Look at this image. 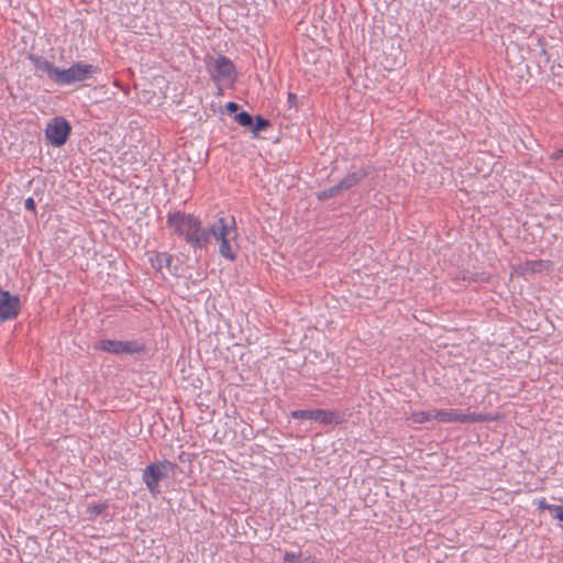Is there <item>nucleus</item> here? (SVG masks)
<instances>
[{"label":"nucleus","instance_id":"nucleus-1","mask_svg":"<svg viewBox=\"0 0 563 563\" xmlns=\"http://www.w3.org/2000/svg\"><path fill=\"white\" fill-rule=\"evenodd\" d=\"M166 222L194 249H205L209 243V232L202 228L201 221L191 213L170 212Z\"/></svg>","mask_w":563,"mask_h":563},{"label":"nucleus","instance_id":"nucleus-22","mask_svg":"<svg viewBox=\"0 0 563 563\" xmlns=\"http://www.w3.org/2000/svg\"><path fill=\"white\" fill-rule=\"evenodd\" d=\"M299 559V554L294 552H287L284 556L286 562H296Z\"/></svg>","mask_w":563,"mask_h":563},{"label":"nucleus","instance_id":"nucleus-14","mask_svg":"<svg viewBox=\"0 0 563 563\" xmlns=\"http://www.w3.org/2000/svg\"><path fill=\"white\" fill-rule=\"evenodd\" d=\"M434 409L432 410H418L410 413L409 420L416 424H422L434 420Z\"/></svg>","mask_w":563,"mask_h":563},{"label":"nucleus","instance_id":"nucleus-20","mask_svg":"<svg viewBox=\"0 0 563 563\" xmlns=\"http://www.w3.org/2000/svg\"><path fill=\"white\" fill-rule=\"evenodd\" d=\"M24 206H25V209H27L29 211L31 212H34L36 211V207H35V201L32 197H29L25 202H24Z\"/></svg>","mask_w":563,"mask_h":563},{"label":"nucleus","instance_id":"nucleus-3","mask_svg":"<svg viewBox=\"0 0 563 563\" xmlns=\"http://www.w3.org/2000/svg\"><path fill=\"white\" fill-rule=\"evenodd\" d=\"M176 465L167 460L148 464L142 472V481L153 497L161 494L159 482L168 478Z\"/></svg>","mask_w":563,"mask_h":563},{"label":"nucleus","instance_id":"nucleus-7","mask_svg":"<svg viewBox=\"0 0 563 563\" xmlns=\"http://www.w3.org/2000/svg\"><path fill=\"white\" fill-rule=\"evenodd\" d=\"M98 68L90 64L81 62L73 64L69 68H59L56 84L73 85L75 82L85 81L90 78Z\"/></svg>","mask_w":563,"mask_h":563},{"label":"nucleus","instance_id":"nucleus-8","mask_svg":"<svg viewBox=\"0 0 563 563\" xmlns=\"http://www.w3.org/2000/svg\"><path fill=\"white\" fill-rule=\"evenodd\" d=\"M71 132V126L63 117L53 118L46 125L45 137L56 147L64 145Z\"/></svg>","mask_w":563,"mask_h":563},{"label":"nucleus","instance_id":"nucleus-4","mask_svg":"<svg viewBox=\"0 0 563 563\" xmlns=\"http://www.w3.org/2000/svg\"><path fill=\"white\" fill-rule=\"evenodd\" d=\"M433 417L439 423H476L494 420L489 413H464L454 409H434Z\"/></svg>","mask_w":563,"mask_h":563},{"label":"nucleus","instance_id":"nucleus-9","mask_svg":"<svg viewBox=\"0 0 563 563\" xmlns=\"http://www.w3.org/2000/svg\"><path fill=\"white\" fill-rule=\"evenodd\" d=\"M96 349L112 354H136L144 350L139 341L101 340L97 342Z\"/></svg>","mask_w":563,"mask_h":563},{"label":"nucleus","instance_id":"nucleus-24","mask_svg":"<svg viewBox=\"0 0 563 563\" xmlns=\"http://www.w3.org/2000/svg\"><path fill=\"white\" fill-rule=\"evenodd\" d=\"M550 157H551V159H554V161L562 158L563 157V148L554 151Z\"/></svg>","mask_w":563,"mask_h":563},{"label":"nucleus","instance_id":"nucleus-10","mask_svg":"<svg viewBox=\"0 0 563 563\" xmlns=\"http://www.w3.org/2000/svg\"><path fill=\"white\" fill-rule=\"evenodd\" d=\"M20 299L12 296L9 291H0V321L11 320L18 317L20 312Z\"/></svg>","mask_w":563,"mask_h":563},{"label":"nucleus","instance_id":"nucleus-13","mask_svg":"<svg viewBox=\"0 0 563 563\" xmlns=\"http://www.w3.org/2000/svg\"><path fill=\"white\" fill-rule=\"evenodd\" d=\"M148 261L153 268L161 271L164 267H169L173 262V256L166 252H148Z\"/></svg>","mask_w":563,"mask_h":563},{"label":"nucleus","instance_id":"nucleus-16","mask_svg":"<svg viewBox=\"0 0 563 563\" xmlns=\"http://www.w3.org/2000/svg\"><path fill=\"white\" fill-rule=\"evenodd\" d=\"M339 195H341V194H340L339 189L336 188V186L334 185L332 187H329V188L320 191L318 194V199L319 200H327L329 198H332V197H335V196H339Z\"/></svg>","mask_w":563,"mask_h":563},{"label":"nucleus","instance_id":"nucleus-26","mask_svg":"<svg viewBox=\"0 0 563 563\" xmlns=\"http://www.w3.org/2000/svg\"><path fill=\"white\" fill-rule=\"evenodd\" d=\"M547 505H549L544 499L543 500H540L539 503V508L541 509H547Z\"/></svg>","mask_w":563,"mask_h":563},{"label":"nucleus","instance_id":"nucleus-11","mask_svg":"<svg viewBox=\"0 0 563 563\" xmlns=\"http://www.w3.org/2000/svg\"><path fill=\"white\" fill-rule=\"evenodd\" d=\"M367 174L368 172L365 168L361 167L345 175L338 184H335V186L339 189L340 194H342L351 189L352 187L356 186L367 176Z\"/></svg>","mask_w":563,"mask_h":563},{"label":"nucleus","instance_id":"nucleus-21","mask_svg":"<svg viewBox=\"0 0 563 563\" xmlns=\"http://www.w3.org/2000/svg\"><path fill=\"white\" fill-rule=\"evenodd\" d=\"M527 265L530 266V269L532 272H539V271H541L543 263L541 261H534V262L528 263Z\"/></svg>","mask_w":563,"mask_h":563},{"label":"nucleus","instance_id":"nucleus-2","mask_svg":"<svg viewBox=\"0 0 563 563\" xmlns=\"http://www.w3.org/2000/svg\"><path fill=\"white\" fill-rule=\"evenodd\" d=\"M209 238L212 236L219 243V253L225 260L233 262L236 258L238 227L234 217H219L213 221L208 230Z\"/></svg>","mask_w":563,"mask_h":563},{"label":"nucleus","instance_id":"nucleus-5","mask_svg":"<svg viewBox=\"0 0 563 563\" xmlns=\"http://www.w3.org/2000/svg\"><path fill=\"white\" fill-rule=\"evenodd\" d=\"M207 70L217 84L232 82L235 76V66L230 58L218 55L207 62Z\"/></svg>","mask_w":563,"mask_h":563},{"label":"nucleus","instance_id":"nucleus-6","mask_svg":"<svg viewBox=\"0 0 563 563\" xmlns=\"http://www.w3.org/2000/svg\"><path fill=\"white\" fill-rule=\"evenodd\" d=\"M290 416L294 419L311 420L324 426L340 424L344 421L342 412L328 409L294 410Z\"/></svg>","mask_w":563,"mask_h":563},{"label":"nucleus","instance_id":"nucleus-19","mask_svg":"<svg viewBox=\"0 0 563 563\" xmlns=\"http://www.w3.org/2000/svg\"><path fill=\"white\" fill-rule=\"evenodd\" d=\"M547 509L554 511V517L563 521V506L561 505H547Z\"/></svg>","mask_w":563,"mask_h":563},{"label":"nucleus","instance_id":"nucleus-25","mask_svg":"<svg viewBox=\"0 0 563 563\" xmlns=\"http://www.w3.org/2000/svg\"><path fill=\"white\" fill-rule=\"evenodd\" d=\"M288 102L290 106H294L297 102V96L292 92L288 93Z\"/></svg>","mask_w":563,"mask_h":563},{"label":"nucleus","instance_id":"nucleus-23","mask_svg":"<svg viewBox=\"0 0 563 563\" xmlns=\"http://www.w3.org/2000/svg\"><path fill=\"white\" fill-rule=\"evenodd\" d=\"M227 110L230 113L236 112L239 110V106L235 102L230 101L227 103Z\"/></svg>","mask_w":563,"mask_h":563},{"label":"nucleus","instance_id":"nucleus-18","mask_svg":"<svg viewBox=\"0 0 563 563\" xmlns=\"http://www.w3.org/2000/svg\"><path fill=\"white\" fill-rule=\"evenodd\" d=\"M269 125V122L268 120L262 118V117H256V121H255V124L253 126V132L254 133H257L260 131H263L265 130L267 126Z\"/></svg>","mask_w":563,"mask_h":563},{"label":"nucleus","instance_id":"nucleus-12","mask_svg":"<svg viewBox=\"0 0 563 563\" xmlns=\"http://www.w3.org/2000/svg\"><path fill=\"white\" fill-rule=\"evenodd\" d=\"M30 59L33 63L36 70L45 73L48 76V78L54 82L57 81L59 68L56 67L52 62L44 57L33 55L30 56Z\"/></svg>","mask_w":563,"mask_h":563},{"label":"nucleus","instance_id":"nucleus-15","mask_svg":"<svg viewBox=\"0 0 563 563\" xmlns=\"http://www.w3.org/2000/svg\"><path fill=\"white\" fill-rule=\"evenodd\" d=\"M107 508L108 505L106 503H100L93 506H89L87 512L90 519H95L96 517L101 515Z\"/></svg>","mask_w":563,"mask_h":563},{"label":"nucleus","instance_id":"nucleus-17","mask_svg":"<svg viewBox=\"0 0 563 563\" xmlns=\"http://www.w3.org/2000/svg\"><path fill=\"white\" fill-rule=\"evenodd\" d=\"M235 120L242 126H250L253 123L252 115L246 111H242V112L238 113L235 115Z\"/></svg>","mask_w":563,"mask_h":563}]
</instances>
